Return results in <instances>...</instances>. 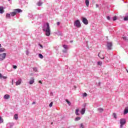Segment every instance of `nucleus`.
I'll return each instance as SVG.
<instances>
[{"label":"nucleus","mask_w":128,"mask_h":128,"mask_svg":"<svg viewBox=\"0 0 128 128\" xmlns=\"http://www.w3.org/2000/svg\"><path fill=\"white\" fill-rule=\"evenodd\" d=\"M107 19L110 20V16H107Z\"/></svg>","instance_id":"41"},{"label":"nucleus","mask_w":128,"mask_h":128,"mask_svg":"<svg viewBox=\"0 0 128 128\" xmlns=\"http://www.w3.org/2000/svg\"><path fill=\"white\" fill-rule=\"evenodd\" d=\"M13 68H14L16 69L18 68V66H13Z\"/></svg>","instance_id":"38"},{"label":"nucleus","mask_w":128,"mask_h":128,"mask_svg":"<svg viewBox=\"0 0 128 128\" xmlns=\"http://www.w3.org/2000/svg\"><path fill=\"white\" fill-rule=\"evenodd\" d=\"M52 104H54V102H51L49 104L50 108H52Z\"/></svg>","instance_id":"31"},{"label":"nucleus","mask_w":128,"mask_h":128,"mask_svg":"<svg viewBox=\"0 0 128 128\" xmlns=\"http://www.w3.org/2000/svg\"><path fill=\"white\" fill-rule=\"evenodd\" d=\"M96 8H98V4H96Z\"/></svg>","instance_id":"42"},{"label":"nucleus","mask_w":128,"mask_h":128,"mask_svg":"<svg viewBox=\"0 0 128 128\" xmlns=\"http://www.w3.org/2000/svg\"><path fill=\"white\" fill-rule=\"evenodd\" d=\"M33 70L34 72H38V69L36 68L35 67L33 68Z\"/></svg>","instance_id":"33"},{"label":"nucleus","mask_w":128,"mask_h":128,"mask_svg":"<svg viewBox=\"0 0 128 128\" xmlns=\"http://www.w3.org/2000/svg\"><path fill=\"white\" fill-rule=\"evenodd\" d=\"M39 84H42V81H41V80H40V81H39Z\"/></svg>","instance_id":"44"},{"label":"nucleus","mask_w":128,"mask_h":128,"mask_svg":"<svg viewBox=\"0 0 128 128\" xmlns=\"http://www.w3.org/2000/svg\"><path fill=\"white\" fill-rule=\"evenodd\" d=\"M128 72V71H127Z\"/></svg>","instance_id":"50"},{"label":"nucleus","mask_w":128,"mask_h":128,"mask_svg":"<svg viewBox=\"0 0 128 128\" xmlns=\"http://www.w3.org/2000/svg\"><path fill=\"white\" fill-rule=\"evenodd\" d=\"M0 78H2L3 80H6V78H8V77L6 76H3L2 74L0 73Z\"/></svg>","instance_id":"11"},{"label":"nucleus","mask_w":128,"mask_h":128,"mask_svg":"<svg viewBox=\"0 0 128 128\" xmlns=\"http://www.w3.org/2000/svg\"><path fill=\"white\" fill-rule=\"evenodd\" d=\"M4 8L0 7V14H4Z\"/></svg>","instance_id":"19"},{"label":"nucleus","mask_w":128,"mask_h":128,"mask_svg":"<svg viewBox=\"0 0 128 128\" xmlns=\"http://www.w3.org/2000/svg\"><path fill=\"white\" fill-rule=\"evenodd\" d=\"M80 128H84V123L80 124Z\"/></svg>","instance_id":"27"},{"label":"nucleus","mask_w":128,"mask_h":128,"mask_svg":"<svg viewBox=\"0 0 128 128\" xmlns=\"http://www.w3.org/2000/svg\"><path fill=\"white\" fill-rule=\"evenodd\" d=\"M42 2L40 1H39L38 3H37V6H42Z\"/></svg>","instance_id":"18"},{"label":"nucleus","mask_w":128,"mask_h":128,"mask_svg":"<svg viewBox=\"0 0 128 128\" xmlns=\"http://www.w3.org/2000/svg\"><path fill=\"white\" fill-rule=\"evenodd\" d=\"M74 26H76V28H80L82 26V24H80V20H77L74 22Z\"/></svg>","instance_id":"3"},{"label":"nucleus","mask_w":128,"mask_h":128,"mask_svg":"<svg viewBox=\"0 0 128 128\" xmlns=\"http://www.w3.org/2000/svg\"><path fill=\"white\" fill-rule=\"evenodd\" d=\"M14 120H18V114H15L14 115Z\"/></svg>","instance_id":"16"},{"label":"nucleus","mask_w":128,"mask_h":128,"mask_svg":"<svg viewBox=\"0 0 128 128\" xmlns=\"http://www.w3.org/2000/svg\"><path fill=\"white\" fill-rule=\"evenodd\" d=\"M112 42H108L107 43V47L108 50H112Z\"/></svg>","instance_id":"7"},{"label":"nucleus","mask_w":128,"mask_h":128,"mask_svg":"<svg viewBox=\"0 0 128 128\" xmlns=\"http://www.w3.org/2000/svg\"><path fill=\"white\" fill-rule=\"evenodd\" d=\"M22 79H19L17 82H16V86H20L22 84Z\"/></svg>","instance_id":"12"},{"label":"nucleus","mask_w":128,"mask_h":128,"mask_svg":"<svg viewBox=\"0 0 128 128\" xmlns=\"http://www.w3.org/2000/svg\"><path fill=\"white\" fill-rule=\"evenodd\" d=\"M80 120V117H76L75 118V120H76V121Z\"/></svg>","instance_id":"29"},{"label":"nucleus","mask_w":128,"mask_h":128,"mask_svg":"<svg viewBox=\"0 0 128 128\" xmlns=\"http://www.w3.org/2000/svg\"><path fill=\"white\" fill-rule=\"evenodd\" d=\"M122 38H123V40H125V42H128V39L127 37L123 36Z\"/></svg>","instance_id":"21"},{"label":"nucleus","mask_w":128,"mask_h":128,"mask_svg":"<svg viewBox=\"0 0 128 128\" xmlns=\"http://www.w3.org/2000/svg\"><path fill=\"white\" fill-rule=\"evenodd\" d=\"M6 18H10V14H7L6 15Z\"/></svg>","instance_id":"23"},{"label":"nucleus","mask_w":128,"mask_h":128,"mask_svg":"<svg viewBox=\"0 0 128 128\" xmlns=\"http://www.w3.org/2000/svg\"><path fill=\"white\" fill-rule=\"evenodd\" d=\"M38 56L40 58H44V56L42 54H39Z\"/></svg>","instance_id":"26"},{"label":"nucleus","mask_w":128,"mask_h":128,"mask_svg":"<svg viewBox=\"0 0 128 128\" xmlns=\"http://www.w3.org/2000/svg\"><path fill=\"white\" fill-rule=\"evenodd\" d=\"M12 84H14V80H12Z\"/></svg>","instance_id":"46"},{"label":"nucleus","mask_w":128,"mask_h":128,"mask_svg":"<svg viewBox=\"0 0 128 128\" xmlns=\"http://www.w3.org/2000/svg\"><path fill=\"white\" fill-rule=\"evenodd\" d=\"M113 116H114V118H116V113H114Z\"/></svg>","instance_id":"34"},{"label":"nucleus","mask_w":128,"mask_h":128,"mask_svg":"<svg viewBox=\"0 0 128 128\" xmlns=\"http://www.w3.org/2000/svg\"><path fill=\"white\" fill-rule=\"evenodd\" d=\"M22 12V10L20 9H16L14 10V12L10 13V14H11L12 16H14L16 14L17 12Z\"/></svg>","instance_id":"2"},{"label":"nucleus","mask_w":128,"mask_h":128,"mask_svg":"<svg viewBox=\"0 0 128 128\" xmlns=\"http://www.w3.org/2000/svg\"><path fill=\"white\" fill-rule=\"evenodd\" d=\"M34 78H32L30 79V80L29 82V84H34Z\"/></svg>","instance_id":"10"},{"label":"nucleus","mask_w":128,"mask_h":128,"mask_svg":"<svg viewBox=\"0 0 128 128\" xmlns=\"http://www.w3.org/2000/svg\"><path fill=\"white\" fill-rule=\"evenodd\" d=\"M83 96H88V94H86V93H84V94H83Z\"/></svg>","instance_id":"36"},{"label":"nucleus","mask_w":128,"mask_h":128,"mask_svg":"<svg viewBox=\"0 0 128 128\" xmlns=\"http://www.w3.org/2000/svg\"><path fill=\"white\" fill-rule=\"evenodd\" d=\"M128 20V16H126L124 18V20Z\"/></svg>","instance_id":"37"},{"label":"nucleus","mask_w":128,"mask_h":128,"mask_svg":"<svg viewBox=\"0 0 128 128\" xmlns=\"http://www.w3.org/2000/svg\"><path fill=\"white\" fill-rule=\"evenodd\" d=\"M56 24H57V26H60V22H58L56 23Z\"/></svg>","instance_id":"39"},{"label":"nucleus","mask_w":128,"mask_h":128,"mask_svg":"<svg viewBox=\"0 0 128 128\" xmlns=\"http://www.w3.org/2000/svg\"><path fill=\"white\" fill-rule=\"evenodd\" d=\"M38 45L40 46V48H43V46L42 45L40 44H38Z\"/></svg>","instance_id":"40"},{"label":"nucleus","mask_w":128,"mask_h":128,"mask_svg":"<svg viewBox=\"0 0 128 128\" xmlns=\"http://www.w3.org/2000/svg\"><path fill=\"white\" fill-rule=\"evenodd\" d=\"M9 0V1H10V0Z\"/></svg>","instance_id":"49"},{"label":"nucleus","mask_w":128,"mask_h":128,"mask_svg":"<svg viewBox=\"0 0 128 128\" xmlns=\"http://www.w3.org/2000/svg\"><path fill=\"white\" fill-rule=\"evenodd\" d=\"M98 66H102V62H98Z\"/></svg>","instance_id":"30"},{"label":"nucleus","mask_w":128,"mask_h":128,"mask_svg":"<svg viewBox=\"0 0 128 128\" xmlns=\"http://www.w3.org/2000/svg\"><path fill=\"white\" fill-rule=\"evenodd\" d=\"M6 54L3 53L0 54V60H4L6 58Z\"/></svg>","instance_id":"6"},{"label":"nucleus","mask_w":128,"mask_h":128,"mask_svg":"<svg viewBox=\"0 0 128 128\" xmlns=\"http://www.w3.org/2000/svg\"><path fill=\"white\" fill-rule=\"evenodd\" d=\"M117 18L116 16H114V17H113V20H116Z\"/></svg>","instance_id":"35"},{"label":"nucleus","mask_w":128,"mask_h":128,"mask_svg":"<svg viewBox=\"0 0 128 128\" xmlns=\"http://www.w3.org/2000/svg\"><path fill=\"white\" fill-rule=\"evenodd\" d=\"M54 123L52 122V123H51V124H52Z\"/></svg>","instance_id":"48"},{"label":"nucleus","mask_w":128,"mask_h":128,"mask_svg":"<svg viewBox=\"0 0 128 128\" xmlns=\"http://www.w3.org/2000/svg\"><path fill=\"white\" fill-rule=\"evenodd\" d=\"M105 60L107 62H110V59L108 57H106Z\"/></svg>","instance_id":"22"},{"label":"nucleus","mask_w":128,"mask_h":128,"mask_svg":"<svg viewBox=\"0 0 128 128\" xmlns=\"http://www.w3.org/2000/svg\"><path fill=\"white\" fill-rule=\"evenodd\" d=\"M32 104H36V102H32Z\"/></svg>","instance_id":"43"},{"label":"nucleus","mask_w":128,"mask_h":128,"mask_svg":"<svg viewBox=\"0 0 128 128\" xmlns=\"http://www.w3.org/2000/svg\"><path fill=\"white\" fill-rule=\"evenodd\" d=\"M0 48H2V44H0Z\"/></svg>","instance_id":"47"},{"label":"nucleus","mask_w":128,"mask_h":128,"mask_svg":"<svg viewBox=\"0 0 128 128\" xmlns=\"http://www.w3.org/2000/svg\"><path fill=\"white\" fill-rule=\"evenodd\" d=\"M86 112V108H82L80 111V113L82 114H84Z\"/></svg>","instance_id":"15"},{"label":"nucleus","mask_w":128,"mask_h":128,"mask_svg":"<svg viewBox=\"0 0 128 128\" xmlns=\"http://www.w3.org/2000/svg\"><path fill=\"white\" fill-rule=\"evenodd\" d=\"M4 52V48H0V52Z\"/></svg>","instance_id":"28"},{"label":"nucleus","mask_w":128,"mask_h":128,"mask_svg":"<svg viewBox=\"0 0 128 128\" xmlns=\"http://www.w3.org/2000/svg\"><path fill=\"white\" fill-rule=\"evenodd\" d=\"M126 120L125 119H124V118H122L120 120V128H122L124 124H126Z\"/></svg>","instance_id":"5"},{"label":"nucleus","mask_w":128,"mask_h":128,"mask_svg":"<svg viewBox=\"0 0 128 128\" xmlns=\"http://www.w3.org/2000/svg\"><path fill=\"white\" fill-rule=\"evenodd\" d=\"M63 48H65V50H68V46L66 45H64Z\"/></svg>","instance_id":"32"},{"label":"nucleus","mask_w":128,"mask_h":128,"mask_svg":"<svg viewBox=\"0 0 128 128\" xmlns=\"http://www.w3.org/2000/svg\"><path fill=\"white\" fill-rule=\"evenodd\" d=\"M66 102H67V104H68V106H70L71 103L68 99L66 100Z\"/></svg>","instance_id":"24"},{"label":"nucleus","mask_w":128,"mask_h":128,"mask_svg":"<svg viewBox=\"0 0 128 128\" xmlns=\"http://www.w3.org/2000/svg\"><path fill=\"white\" fill-rule=\"evenodd\" d=\"M46 29H44L43 30L44 32H46V36H50V24L48 22H47L46 24Z\"/></svg>","instance_id":"1"},{"label":"nucleus","mask_w":128,"mask_h":128,"mask_svg":"<svg viewBox=\"0 0 128 128\" xmlns=\"http://www.w3.org/2000/svg\"><path fill=\"white\" fill-rule=\"evenodd\" d=\"M82 22L84 24H88V19H86V18H82Z\"/></svg>","instance_id":"8"},{"label":"nucleus","mask_w":128,"mask_h":128,"mask_svg":"<svg viewBox=\"0 0 128 128\" xmlns=\"http://www.w3.org/2000/svg\"><path fill=\"white\" fill-rule=\"evenodd\" d=\"M128 113V106L125 108L124 110V114H126Z\"/></svg>","instance_id":"14"},{"label":"nucleus","mask_w":128,"mask_h":128,"mask_svg":"<svg viewBox=\"0 0 128 128\" xmlns=\"http://www.w3.org/2000/svg\"><path fill=\"white\" fill-rule=\"evenodd\" d=\"M63 52H66V50H63Z\"/></svg>","instance_id":"45"},{"label":"nucleus","mask_w":128,"mask_h":128,"mask_svg":"<svg viewBox=\"0 0 128 128\" xmlns=\"http://www.w3.org/2000/svg\"><path fill=\"white\" fill-rule=\"evenodd\" d=\"M85 4L88 8V6H90V0H86Z\"/></svg>","instance_id":"13"},{"label":"nucleus","mask_w":128,"mask_h":128,"mask_svg":"<svg viewBox=\"0 0 128 128\" xmlns=\"http://www.w3.org/2000/svg\"><path fill=\"white\" fill-rule=\"evenodd\" d=\"M4 100H8V98H10V96L9 94H6L4 96Z\"/></svg>","instance_id":"9"},{"label":"nucleus","mask_w":128,"mask_h":128,"mask_svg":"<svg viewBox=\"0 0 128 128\" xmlns=\"http://www.w3.org/2000/svg\"><path fill=\"white\" fill-rule=\"evenodd\" d=\"M99 58H101V60H104V52H100L98 54Z\"/></svg>","instance_id":"4"},{"label":"nucleus","mask_w":128,"mask_h":128,"mask_svg":"<svg viewBox=\"0 0 128 128\" xmlns=\"http://www.w3.org/2000/svg\"><path fill=\"white\" fill-rule=\"evenodd\" d=\"M2 122H4V119L0 116V124H2Z\"/></svg>","instance_id":"25"},{"label":"nucleus","mask_w":128,"mask_h":128,"mask_svg":"<svg viewBox=\"0 0 128 128\" xmlns=\"http://www.w3.org/2000/svg\"><path fill=\"white\" fill-rule=\"evenodd\" d=\"M78 112H80V109L78 108L76 109L75 113L76 116H80V114H78Z\"/></svg>","instance_id":"17"},{"label":"nucleus","mask_w":128,"mask_h":128,"mask_svg":"<svg viewBox=\"0 0 128 128\" xmlns=\"http://www.w3.org/2000/svg\"><path fill=\"white\" fill-rule=\"evenodd\" d=\"M98 111L99 112H104V108H98Z\"/></svg>","instance_id":"20"}]
</instances>
